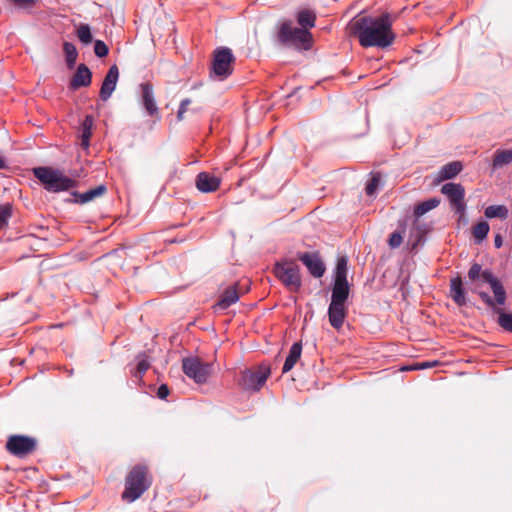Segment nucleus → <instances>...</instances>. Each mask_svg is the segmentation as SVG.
<instances>
[{"mask_svg": "<svg viewBox=\"0 0 512 512\" xmlns=\"http://www.w3.org/2000/svg\"><path fill=\"white\" fill-rule=\"evenodd\" d=\"M468 279L471 284L470 291L477 294L480 299L499 314L498 324L512 333V312L501 311L497 306H504L507 294L502 282L490 269H482V266L474 262L468 270Z\"/></svg>", "mask_w": 512, "mask_h": 512, "instance_id": "1", "label": "nucleus"}, {"mask_svg": "<svg viewBox=\"0 0 512 512\" xmlns=\"http://www.w3.org/2000/svg\"><path fill=\"white\" fill-rule=\"evenodd\" d=\"M351 36L358 39L362 47L387 48L394 42L392 19L389 13L380 16H356L348 24Z\"/></svg>", "mask_w": 512, "mask_h": 512, "instance_id": "2", "label": "nucleus"}, {"mask_svg": "<svg viewBox=\"0 0 512 512\" xmlns=\"http://www.w3.org/2000/svg\"><path fill=\"white\" fill-rule=\"evenodd\" d=\"M347 273V257H339L334 270L331 302L327 312L329 323L336 330L342 328L348 314L346 303L350 294V285L347 280Z\"/></svg>", "mask_w": 512, "mask_h": 512, "instance_id": "3", "label": "nucleus"}, {"mask_svg": "<svg viewBox=\"0 0 512 512\" xmlns=\"http://www.w3.org/2000/svg\"><path fill=\"white\" fill-rule=\"evenodd\" d=\"M274 40L278 45L298 52L308 51L313 46L312 33L295 27L291 19H283L276 24Z\"/></svg>", "mask_w": 512, "mask_h": 512, "instance_id": "4", "label": "nucleus"}, {"mask_svg": "<svg viewBox=\"0 0 512 512\" xmlns=\"http://www.w3.org/2000/svg\"><path fill=\"white\" fill-rule=\"evenodd\" d=\"M33 175L39 180L43 188L50 193L69 191L78 185V181L75 179L78 174L71 173V176H67L62 170L49 166L35 167Z\"/></svg>", "mask_w": 512, "mask_h": 512, "instance_id": "5", "label": "nucleus"}, {"mask_svg": "<svg viewBox=\"0 0 512 512\" xmlns=\"http://www.w3.org/2000/svg\"><path fill=\"white\" fill-rule=\"evenodd\" d=\"M151 483L148 467L143 464L135 465L125 478L122 499L129 503L136 501L149 489Z\"/></svg>", "mask_w": 512, "mask_h": 512, "instance_id": "6", "label": "nucleus"}, {"mask_svg": "<svg viewBox=\"0 0 512 512\" xmlns=\"http://www.w3.org/2000/svg\"><path fill=\"white\" fill-rule=\"evenodd\" d=\"M235 57L228 47H219L213 53L210 76L218 80H224L233 72L232 64Z\"/></svg>", "mask_w": 512, "mask_h": 512, "instance_id": "7", "label": "nucleus"}, {"mask_svg": "<svg viewBox=\"0 0 512 512\" xmlns=\"http://www.w3.org/2000/svg\"><path fill=\"white\" fill-rule=\"evenodd\" d=\"M270 373L266 365H260L255 370L245 369L240 373L238 384L244 390L257 392L264 386Z\"/></svg>", "mask_w": 512, "mask_h": 512, "instance_id": "8", "label": "nucleus"}, {"mask_svg": "<svg viewBox=\"0 0 512 512\" xmlns=\"http://www.w3.org/2000/svg\"><path fill=\"white\" fill-rule=\"evenodd\" d=\"M276 277L293 292L300 290L302 282L299 267L294 262H277L274 267Z\"/></svg>", "mask_w": 512, "mask_h": 512, "instance_id": "9", "label": "nucleus"}, {"mask_svg": "<svg viewBox=\"0 0 512 512\" xmlns=\"http://www.w3.org/2000/svg\"><path fill=\"white\" fill-rule=\"evenodd\" d=\"M5 447L11 455L23 458L36 450L37 440L26 435H11L8 437Z\"/></svg>", "mask_w": 512, "mask_h": 512, "instance_id": "10", "label": "nucleus"}, {"mask_svg": "<svg viewBox=\"0 0 512 512\" xmlns=\"http://www.w3.org/2000/svg\"><path fill=\"white\" fill-rule=\"evenodd\" d=\"M182 370L187 377L193 379L197 384H204L210 375L211 365L202 362L197 357H187L182 360Z\"/></svg>", "mask_w": 512, "mask_h": 512, "instance_id": "11", "label": "nucleus"}, {"mask_svg": "<svg viewBox=\"0 0 512 512\" xmlns=\"http://www.w3.org/2000/svg\"><path fill=\"white\" fill-rule=\"evenodd\" d=\"M430 226L420 219H411L408 217V227L406 236L407 246L411 251L416 250L425 241V236L429 232Z\"/></svg>", "mask_w": 512, "mask_h": 512, "instance_id": "12", "label": "nucleus"}, {"mask_svg": "<svg viewBox=\"0 0 512 512\" xmlns=\"http://www.w3.org/2000/svg\"><path fill=\"white\" fill-rule=\"evenodd\" d=\"M441 192L447 196L456 213L464 214L466 209L464 202L465 190L461 184L446 183L442 186Z\"/></svg>", "mask_w": 512, "mask_h": 512, "instance_id": "13", "label": "nucleus"}, {"mask_svg": "<svg viewBox=\"0 0 512 512\" xmlns=\"http://www.w3.org/2000/svg\"><path fill=\"white\" fill-rule=\"evenodd\" d=\"M297 258L313 277L320 278L324 275L326 268L317 252H299Z\"/></svg>", "mask_w": 512, "mask_h": 512, "instance_id": "14", "label": "nucleus"}, {"mask_svg": "<svg viewBox=\"0 0 512 512\" xmlns=\"http://www.w3.org/2000/svg\"><path fill=\"white\" fill-rule=\"evenodd\" d=\"M139 87L141 90L140 102L142 107L149 116H156L157 119H160L159 109L153 92V85L150 82H143Z\"/></svg>", "mask_w": 512, "mask_h": 512, "instance_id": "15", "label": "nucleus"}, {"mask_svg": "<svg viewBox=\"0 0 512 512\" xmlns=\"http://www.w3.org/2000/svg\"><path fill=\"white\" fill-rule=\"evenodd\" d=\"M118 79L119 69L114 64L109 68L100 88L99 97L102 101H107L111 97L116 89Z\"/></svg>", "mask_w": 512, "mask_h": 512, "instance_id": "16", "label": "nucleus"}, {"mask_svg": "<svg viewBox=\"0 0 512 512\" xmlns=\"http://www.w3.org/2000/svg\"><path fill=\"white\" fill-rule=\"evenodd\" d=\"M240 298L238 291V284L228 286L219 296L218 301L214 304L213 309L215 312H222L228 309L231 305L235 304Z\"/></svg>", "mask_w": 512, "mask_h": 512, "instance_id": "17", "label": "nucleus"}, {"mask_svg": "<svg viewBox=\"0 0 512 512\" xmlns=\"http://www.w3.org/2000/svg\"><path fill=\"white\" fill-rule=\"evenodd\" d=\"M107 192V187L104 184H101L93 189H90L84 193H80L78 191H73L71 196L73 198H69L66 200L68 203H76V204H86L88 202L93 201L94 199L103 196Z\"/></svg>", "mask_w": 512, "mask_h": 512, "instance_id": "18", "label": "nucleus"}, {"mask_svg": "<svg viewBox=\"0 0 512 512\" xmlns=\"http://www.w3.org/2000/svg\"><path fill=\"white\" fill-rule=\"evenodd\" d=\"M220 183V178L209 172H200L196 176L195 180L197 189L203 193L216 191L219 188Z\"/></svg>", "mask_w": 512, "mask_h": 512, "instance_id": "19", "label": "nucleus"}, {"mask_svg": "<svg viewBox=\"0 0 512 512\" xmlns=\"http://www.w3.org/2000/svg\"><path fill=\"white\" fill-rule=\"evenodd\" d=\"M92 81V73L85 64H80L70 80L69 88L77 90L81 87H88Z\"/></svg>", "mask_w": 512, "mask_h": 512, "instance_id": "20", "label": "nucleus"}, {"mask_svg": "<svg viewBox=\"0 0 512 512\" xmlns=\"http://www.w3.org/2000/svg\"><path fill=\"white\" fill-rule=\"evenodd\" d=\"M450 297L460 307L467 304L463 281L459 276L450 280Z\"/></svg>", "mask_w": 512, "mask_h": 512, "instance_id": "21", "label": "nucleus"}, {"mask_svg": "<svg viewBox=\"0 0 512 512\" xmlns=\"http://www.w3.org/2000/svg\"><path fill=\"white\" fill-rule=\"evenodd\" d=\"M295 17L299 25V29L310 31V29L315 26L316 14L311 9H300L296 12Z\"/></svg>", "mask_w": 512, "mask_h": 512, "instance_id": "22", "label": "nucleus"}, {"mask_svg": "<svg viewBox=\"0 0 512 512\" xmlns=\"http://www.w3.org/2000/svg\"><path fill=\"white\" fill-rule=\"evenodd\" d=\"M407 227L408 217L399 220L398 229L391 233L388 239V245L391 249H396L402 244L403 239L406 236Z\"/></svg>", "mask_w": 512, "mask_h": 512, "instance_id": "23", "label": "nucleus"}, {"mask_svg": "<svg viewBox=\"0 0 512 512\" xmlns=\"http://www.w3.org/2000/svg\"><path fill=\"white\" fill-rule=\"evenodd\" d=\"M512 163V149H497L492 159V170L501 169Z\"/></svg>", "mask_w": 512, "mask_h": 512, "instance_id": "24", "label": "nucleus"}, {"mask_svg": "<svg viewBox=\"0 0 512 512\" xmlns=\"http://www.w3.org/2000/svg\"><path fill=\"white\" fill-rule=\"evenodd\" d=\"M301 353H302L301 342H295L291 346V348L289 350V354L286 357V360H285L283 368H282V373H287L294 367V365L300 359Z\"/></svg>", "mask_w": 512, "mask_h": 512, "instance_id": "25", "label": "nucleus"}, {"mask_svg": "<svg viewBox=\"0 0 512 512\" xmlns=\"http://www.w3.org/2000/svg\"><path fill=\"white\" fill-rule=\"evenodd\" d=\"M462 170V164L459 161H453L444 165L438 172L437 180L444 181L454 178Z\"/></svg>", "mask_w": 512, "mask_h": 512, "instance_id": "26", "label": "nucleus"}, {"mask_svg": "<svg viewBox=\"0 0 512 512\" xmlns=\"http://www.w3.org/2000/svg\"><path fill=\"white\" fill-rule=\"evenodd\" d=\"M440 204V200L437 198H430L425 201H422L414 206L413 215L414 219H420L421 216L426 214L427 212L433 210Z\"/></svg>", "mask_w": 512, "mask_h": 512, "instance_id": "27", "label": "nucleus"}, {"mask_svg": "<svg viewBox=\"0 0 512 512\" xmlns=\"http://www.w3.org/2000/svg\"><path fill=\"white\" fill-rule=\"evenodd\" d=\"M93 117L87 115L82 122L81 130V146L84 149H88L90 145V138L92 135Z\"/></svg>", "mask_w": 512, "mask_h": 512, "instance_id": "28", "label": "nucleus"}, {"mask_svg": "<svg viewBox=\"0 0 512 512\" xmlns=\"http://www.w3.org/2000/svg\"><path fill=\"white\" fill-rule=\"evenodd\" d=\"M490 227L489 224L486 221H481L477 223L472 228V235L475 239L476 244H480L483 242L484 239H486L488 233H489Z\"/></svg>", "mask_w": 512, "mask_h": 512, "instance_id": "29", "label": "nucleus"}, {"mask_svg": "<svg viewBox=\"0 0 512 512\" xmlns=\"http://www.w3.org/2000/svg\"><path fill=\"white\" fill-rule=\"evenodd\" d=\"M508 209L504 205H490L488 206L484 214L487 218H500V219H506L508 217Z\"/></svg>", "mask_w": 512, "mask_h": 512, "instance_id": "30", "label": "nucleus"}, {"mask_svg": "<svg viewBox=\"0 0 512 512\" xmlns=\"http://www.w3.org/2000/svg\"><path fill=\"white\" fill-rule=\"evenodd\" d=\"M63 51L65 53L67 66L69 68L74 67L78 56V52L75 45L70 42H64Z\"/></svg>", "mask_w": 512, "mask_h": 512, "instance_id": "31", "label": "nucleus"}, {"mask_svg": "<svg viewBox=\"0 0 512 512\" xmlns=\"http://www.w3.org/2000/svg\"><path fill=\"white\" fill-rule=\"evenodd\" d=\"M137 366L136 370L133 373L134 377L141 379L146 371L150 368V361L148 357L142 353L137 356Z\"/></svg>", "mask_w": 512, "mask_h": 512, "instance_id": "32", "label": "nucleus"}, {"mask_svg": "<svg viewBox=\"0 0 512 512\" xmlns=\"http://www.w3.org/2000/svg\"><path fill=\"white\" fill-rule=\"evenodd\" d=\"M381 174L379 172L371 173V178L366 183L365 192L367 196H374L380 186Z\"/></svg>", "mask_w": 512, "mask_h": 512, "instance_id": "33", "label": "nucleus"}, {"mask_svg": "<svg viewBox=\"0 0 512 512\" xmlns=\"http://www.w3.org/2000/svg\"><path fill=\"white\" fill-rule=\"evenodd\" d=\"M13 206L10 203L0 205V230L7 227L10 218L12 217Z\"/></svg>", "mask_w": 512, "mask_h": 512, "instance_id": "34", "label": "nucleus"}, {"mask_svg": "<svg viewBox=\"0 0 512 512\" xmlns=\"http://www.w3.org/2000/svg\"><path fill=\"white\" fill-rule=\"evenodd\" d=\"M77 37L84 44H89L92 42V33L89 25L81 24L77 29Z\"/></svg>", "mask_w": 512, "mask_h": 512, "instance_id": "35", "label": "nucleus"}, {"mask_svg": "<svg viewBox=\"0 0 512 512\" xmlns=\"http://www.w3.org/2000/svg\"><path fill=\"white\" fill-rule=\"evenodd\" d=\"M94 53L97 57H106L109 53L108 46L102 40H95L94 42Z\"/></svg>", "mask_w": 512, "mask_h": 512, "instance_id": "36", "label": "nucleus"}, {"mask_svg": "<svg viewBox=\"0 0 512 512\" xmlns=\"http://www.w3.org/2000/svg\"><path fill=\"white\" fill-rule=\"evenodd\" d=\"M19 9H30L35 5V0H10Z\"/></svg>", "mask_w": 512, "mask_h": 512, "instance_id": "37", "label": "nucleus"}, {"mask_svg": "<svg viewBox=\"0 0 512 512\" xmlns=\"http://www.w3.org/2000/svg\"><path fill=\"white\" fill-rule=\"evenodd\" d=\"M169 387L166 384H161L157 389V396L160 399H166L169 395Z\"/></svg>", "mask_w": 512, "mask_h": 512, "instance_id": "38", "label": "nucleus"}, {"mask_svg": "<svg viewBox=\"0 0 512 512\" xmlns=\"http://www.w3.org/2000/svg\"><path fill=\"white\" fill-rule=\"evenodd\" d=\"M191 104V100L189 98H185L180 102L179 110L186 112L188 106Z\"/></svg>", "mask_w": 512, "mask_h": 512, "instance_id": "39", "label": "nucleus"}, {"mask_svg": "<svg viewBox=\"0 0 512 512\" xmlns=\"http://www.w3.org/2000/svg\"><path fill=\"white\" fill-rule=\"evenodd\" d=\"M503 244V238L500 234H496L494 238V245L496 248H500Z\"/></svg>", "mask_w": 512, "mask_h": 512, "instance_id": "40", "label": "nucleus"}, {"mask_svg": "<svg viewBox=\"0 0 512 512\" xmlns=\"http://www.w3.org/2000/svg\"><path fill=\"white\" fill-rule=\"evenodd\" d=\"M437 362H423L420 365L421 369L433 367Z\"/></svg>", "mask_w": 512, "mask_h": 512, "instance_id": "41", "label": "nucleus"}, {"mask_svg": "<svg viewBox=\"0 0 512 512\" xmlns=\"http://www.w3.org/2000/svg\"><path fill=\"white\" fill-rule=\"evenodd\" d=\"M6 168V162L4 158L0 155V169Z\"/></svg>", "mask_w": 512, "mask_h": 512, "instance_id": "42", "label": "nucleus"}, {"mask_svg": "<svg viewBox=\"0 0 512 512\" xmlns=\"http://www.w3.org/2000/svg\"><path fill=\"white\" fill-rule=\"evenodd\" d=\"M184 113H185V112H183V111H181V110H179V109H178V112H177V119H178L179 121H181V120L183 119V114H184Z\"/></svg>", "mask_w": 512, "mask_h": 512, "instance_id": "43", "label": "nucleus"}]
</instances>
